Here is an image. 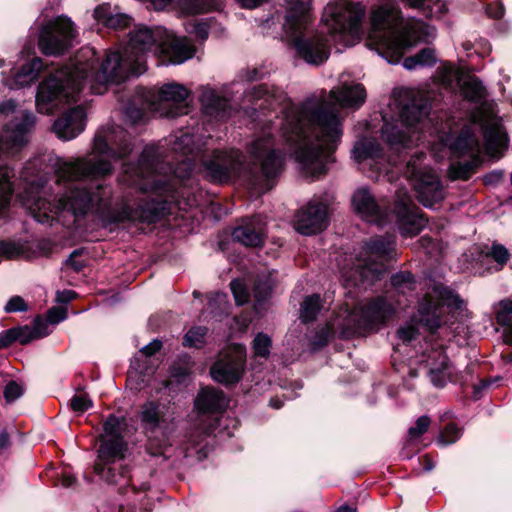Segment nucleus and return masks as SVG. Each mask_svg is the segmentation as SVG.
Masks as SVG:
<instances>
[{
  "label": "nucleus",
  "instance_id": "39448f33",
  "mask_svg": "<svg viewBox=\"0 0 512 512\" xmlns=\"http://www.w3.org/2000/svg\"><path fill=\"white\" fill-rule=\"evenodd\" d=\"M284 34L296 56L310 65H321L330 55L323 32L312 29L310 0H287Z\"/></svg>",
  "mask_w": 512,
  "mask_h": 512
},
{
  "label": "nucleus",
  "instance_id": "3c124183",
  "mask_svg": "<svg viewBox=\"0 0 512 512\" xmlns=\"http://www.w3.org/2000/svg\"><path fill=\"white\" fill-rule=\"evenodd\" d=\"M418 335V330L414 325L407 324L405 326L400 327L397 330V337L403 343H409Z\"/></svg>",
  "mask_w": 512,
  "mask_h": 512
},
{
  "label": "nucleus",
  "instance_id": "680f3d73",
  "mask_svg": "<svg viewBox=\"0 0 512 512\" xmlns=\"http://www.w3.org/2000/svg\"><path fill=\"white\" fill-rule=\"evenodd\" d=\"M125 113H126L127 117L133 123L140 122L144 116L143 111L141 109H136V108H134V109L127 108Z\"/></svg>",
  "mask_w": 512,
  "mask_h": 512
},
{
  "label": "nucleus",
  "instance_id": "e433bc0d",
  "mask_svg": "<svg viewBox=\"0 0 512 512\" xmlns=\"http://www.w3.org/2000/svg\"><path fill=\"white\" fill-rule=\"evenodd\" d=\"M177 6L186 14L209 12L216 7L214 0H178Z\"/></svg>",
  "mask_w": 512,
  "mask_h": 512
},
{
  "label": "nucleus",
  "instance_id": "338daca9",
  "mask_svg": "<svg viewBox=\"0 0 512 512\" xmlns=\"http://www.w3.org/2000/svg\"><path fill=\"white\" fill-rule=\"evenodd\" d=\"M60 481H61V485L63 487L71 488L76 483V478L72 474H70L68 472H64V473H62Z\"/></svg>",
  "mask_w": 512,
  "mask_h": 512
},
{
  "label": "nucleus",
  "instance_id": "ea45409f",
  "mask_svg": "<svg viewBox=\"0 0 512 512\" xmlns=\"http://www.w3.org/2000/svg\"><path fill=\"white\" fill-rule=\"evenodd\" d=\"M207 331V328L203 326H195L190 328L184 336L183 345L195 348L201 347L204 344Z\"/></svg>",
  "mask_w": 512,
  "mask_h": 512
},
{
  "label": "nucleus",
  "instance_id": "c756f323",
  "mask_svg": "<svg viewBox=\"0 0 512 512\" xmlns=\"http://www.w3.org/2000/svg\"><path fill=\"white\" fill-rule=\"evenodd\" d=\"M43 69V62L40 58H33L29 63L15 74L12 83H6L11 89L28 86L39 77L40 71Z\"/></svg>",
  "mask_w": 512,
  "mask_h": 512
},
{
  "label": "nucleus",
  "instance_id": "c85d7f7f",
  "mask_svg": "<svg viewBox=\"0 0 512 512\" xmlns=\"http://www.w3.org/2000/svg\"><path fill=\"white\" fill-rule=\"evenodd\" d=\"M95 20L113 29H121L130 24V17L124 13H120L116 8H112L109 4H101L94 10Z\"/></svg>",
  "mask_w": 512,
  "mask_h": 512
},
{
  "label": "nucleus",
  "instance_id": "a19ab883",
  "mask_svg": "<svg viewBox=\"0 0 512 512\" xmlns=\"http://www.w3.org/2000/svg\"><path fill=\"white\" fill-rule=\"evenodd\" d=\"M271 339L264 333H258L253 341L254 353L258 357L267 358L270 354Z\"/></svg>",
  "mask_w": 512,
  "mask_h": 512
},
{
  "label": "nucleus",
  "instance_id": "8fccbe9b",
  "mask_svg": "<svg viewBox=\"0 0 512 512\" xmlns=\"http://www.w3.org/2000/svg\"><path fill=\"white\" fill-rule=\"evenodd\" d=\"M489 255L499 264L501 267L508 261L509 252L508 250L499 244L492 246Z\"/></svg>",
  "mask_w": 512,
  "mask_h": 512
},
{
  "label": "nucleus",
  "instance_id": "ddd939ff",
  "mask_svg": "<svg viewBox=\"0 0 512 512\" xmlns=\"http://www.w3.org/2000/svg\"><path fill=\"white\" fill-rule=\"evenodd\" d=\"M122 420L109 415L103 424L104 434L98 449V462L94 466L95 473L108 483H119L124 477V470L116 474L113 466L125 456L126 443L122 436Z\"/></svg>",
  "mask_w": 512,
  "mask_h": 512
},
{
  "label": "nucleus",
  "instance_id": "dca6fc26",
  "mask_svg": "<svg viewBox=\"0 0 512 512\" xmlns=\"http://www.w3.org/2000/svg\"><path fill=\"white\" fill-rule=\"evenodd\" d=\"M77 32L72 21L58 17L46 24L39 37V48L45 55H59L73 45Z\"/></svg>",
  "mask_w": 512,
  "mask_h": 512
},
{
  "label": "nucleus",
  "instance_id": "9d476101",
  "mask_svg": "<svg viewBox=\"0 0 512 512\" xmlns=\"http://www.w3.org/2000/svg\"><path fill=\"white\" fill-rule=\"evenodd\" d=\"M34 122L35 117L31 112L21 111L5 125L0 134V215L9 206L13 194L11 178L14 177L13 169L2 163L3 155H14L22 150Z\"/></svg>",
  "mask_w": 512,
  "mask_h": 512
},
{
  "label": "nucleus",
  "instance_id": "052dcab7",
  "mask_svg": "<svg viewBox=\"0 0 512 512\" xmlns=\"http://www.w3.org/2000/svg\"><path fill=\"white\" fill-rule=\"evenodd\" d=\"M420 246L426 251L427 254L432 255L437 247L435 241L427 236H423L419 240Z\"/></svg>",
  "mask_w": 512,
  "mask_h": 512
},
{
  "label": "nucleus",
  "instance_id": "c03bdc74",
  "mask_svg": "<svg viewBox=\"0 0 512 512\" xmlns=\"http://www.w3.org/2000/svg\"><path fill=\"white\" fill-rule=\"evenodd\" d=\"M333 333H334L333 326L326 325L325 327L321 328L316 333L313 340L311 341L312 349L317 350V349H320L321 347L325 346L328 343L329 338L332 336Z\"/></svg>",
  "mask_w": 512,
  "mask_h": 512
},
{
  "label": "nucleus",
  "instance_id": "6e6552de",
  "mask_svg": "<svg viewBox=\"0 0 512 512\" xmlns=\"http://www.w3.org/2000/svg\"><path fill=\"white\" fill-rule=\"evenodd\" d=\"M429 100L420 93L409 92L405 102L400 103L398 119L386 121L382 137L391 150L399 152L422 140L424 120L430 113Z\"/></svg>",
  "mask_w": 512,
  "mask_h": 512
},
{
  "label": "nucleus",
  "instance_id": "9b49d317",
  "mask_svg": "<svg viewBox=\"0 0 512 512\" xmlns=\"http://www.w3.org/2000/svg\"><path fill=\"white\" fill-rule=\"evenodd\" d=\"M365 16L366 6L361 2L339 0L327 4L321 22L335 43L352 46L363 35Z\"/></svg>",
  "mask_w": 512,
  "mask_h": 512
},
{
  "label": "nucleus",
  "instance_id": "7ed1b4c3",
  "mask_svg": "<svg viewBox=\"0 0 512 512\" xmlns=\"http://www.w3.org/2000/svg\"><path fill=\"white\" fill-rule=\"evenodd\" d=\"M370 20L367 46L390 63H398L408 49L435 37L433 27L414 18L404 19L390 4L373 9Z\"/></svg>",
  "mask_w": 512,
  "mask_h": 512
},
{
  "label": "nucleus",
  "instance_id": "2f4dec72",
  "mask_svg": "<svg viewBox=\"0 0 512 512\" xmlns=\"http://www.w3.org/2000/svg\"><path fill=\"white\" fill-rule=\"evenodd\" d=\"M273 282L270 277L259 278L253 288L254 310L257 314H261L266 310L267 300L271 294Z\"/></svg>",
  "mask_w": 512,
  "mask_h": 512
},
{
  "label": "nucleus",
  "instance_id": "bb28decb",
  "mask_svg": "<svg viewBox=\"0 0 512 512\" xmlns=\"http://www.w3.org/2000/svg\"><path fill=\"white\" fill-rule=\"evenodd\" d=\"M204 114L219 120L229 117L228 99L219 91L209 87H201L199 96Z\"/></svg>",
  "mask_w": 512,
  "mask_h": 512
},
{
  "label": "nucleus",
  "instance_id": "cd10ccee",
  "mask_svg": "<svg viewBox=\"0 0 512 512\" xmlns=\"http://www.w3.org/2000/svg\"><path fill=\"white\" fill-rule=\"evenodd\" d=\"M228 400L224 393L216 388L206 387L200 390L195 407L200 414H218L224 411Z\"/></svg>",
  "mask_w": 512,
  "mask_h": 512
},
{
  "label": "nucleus",
  "instance_id": "393cba45",
  "mask_svg": "<svg viewBox=\"0 0 512 512\" xmlns=\"http://www.w3.org/2000/svg\"><path fill=\"white\" fill-rule=\"evenodd\" d=\"M86 113L82 106H76L54 123V130L59 138L63 140H71L78 136L85 128Z\"/></svg>",
  "mask_w": 512,
  "mask_h": 512
},
{
  "label": "nucleus",
  "instance_id": "a878e982",
  "mask_svg": "<svg viewBox=\"0 0 512 512\" xmlns=\"http://www.w3.org/2000/svg\"><path fill=\"white\" fill-rule=\"evenodd\" d=\"M139 420L145 431L155 432L167 425L169 406L156 400H149L141 406Z\"/></svg>",
  "mask_w": 512,
  "mask_h": 512
},
{
  "label": "nucleus",
  "instance_id": "e2e57ef3",
  "mask_svg": "<svg viewBox=\"0 0 512 512\" xmlns=\"http://www.w3.org/2000/svg\"><path fill=\"white\" fill-rule=\"evenodd\" d=\"M16 111V103L12 100H5L0 103V113L1 114H9L14 113Z\"/></svg>",
  "mask_w": 512,
  "mask_h": 512
},
{
  "label": "nucleus",
  "instance_id": "2eb2a0df",
  "mask_svg": "<svg viewBox=\"0 0 512 512\" xmlns=\"http://www.w3.org/2000/svg\"><path fill=\"white\" fill-rule=\"evenodd\" d=\"M426 157L424 152H417L407 162L405 176L414 187L418 201L425 207L432 208L444 199V188L438 176L422 165Z\"/></svg>",
  "mask_w": 512,
  "mask_h": 512
},
{
  "label": "nucleus",
  "instance_id": "bf43d9fd",
  "mask_svg": "<svg viewBox=\"0 0 512 512\" xmlns=\"http://www.w3.org/2000/svg\"><path fill=\"white\" fill-rule=\"evenodd\" d=\"M16 254L17 248L14 244L4 241L0 242V255L12 258Z\"/></svg>",
  "mask_w": 512,
  "mask_h": 512
},
{
  "label": "nucleus",
  "instance_id": "58836bf2",
  "mask_svg": "<svg viewBox=\"0 0 512 512\" xmlns=\"http://www.w3.org/2000/svg\"><path fill=\"white\" fill-rule=\"evenodd\" d=\"M391 283L394 289L399 293L405 295L407 292L413 291L416 288V282L410 272H399L392 276Z\"/></svg>",
  "mask_w": 512,
  "mask_h": 512
},
{
  "label": "nucleus",
  "instance_id": "473e14b6",
  "mask_svg": "<svg viewBox=\"0 0 512 512\" xmlns=\"http://www.w3.org/2000/svg\"><path fill=\"white\" fill-rule=\"evenodd\" d=\"M16 331L18 332L17 341L21 344H27L34 339H39L49 334L47 323L39 318L34 321L32 327H19L16 328Z\"/></svg>",
  "mask_w": 512,
  "mask_h": 512
},
{
  "label": "nucleus",
  "instance_id": "4d7b16f0",
  "mask_svg": "<svg viewBox=\"0 0 512 512\" xmlns=\"http://www.w3.org/2000/svg\"><path fill=\"white\" fill-rule=\"evenodd\" d=\"M503 172L499 170L492 171L486 174L483 178L485 185H496L503 179Z\"/></svg>",
  "mask_w": 512,
  "mask_h": 512
},
{
  "label": "nucleus",
  "instance_id": "4be33fe9",
  "mask_svg": "<svg viewBox=\"0 0 512 512\" xmlns=\"http://www.w3.org/2000/svg\"><path fill=\"white\" fill-rule=\"evenodd\" d=\"M355 211L366 221L384 226L388 222V214L367 188L357 189L352 197Z\"/></svg>",
  "mask_w": 512,
  "mask_h": 512
},
{
  "label": "nucleus",
  "instance_id": "79ce46f5",
  "mask_svg": "<svg viewBox=\"0 0 512 512\" xmlns=\"http://www.w3.org/2000/svg\"><path fill=\"white\" fill-rule=\"evenodd\" d=\"M231 291L237 305H243L249 300V292L243 280L235 279L230 283Z\"/></svg>",
  "mask_w": 512,
  "mask_h": 512
},
{
  "label": "nucleus",
  "instance_id": "37998d69",
  "mask_svg": "<svg viewBox=\"0 0 512 512\" xmlns=\"http://www.w3.org/2000/svg\"><path fill=\"white\" fill-rule=\"evenodd\" d=\"M92 405L93 402L86 393L75 394L70 401L71 409L77 413L87 411Z\"/></svg>",
  "mask_w": 512,
  "mask_h": 512
},
{
  "label": "nucleus",
  "instance_id": "423d86ee",
  "mask_svg": "<svg viewBox=\"0 0 512 512\" xmlns=\"http://www.w3.org/2000/svg\"><path fill=\"white\" fill-rule=\"evenodd\" d=\"M459 87L464 99L477 105V109L462 124L461 130L482 132L486 153L489 156L498 157L506 148L508 138L500 118L485 105V87L475 77L465 79Z\"/></svg>",
  "mask_w": 512,
  "mask_h": 512
},
{
  "label": "nucleus",
  "instance_id": "603ef678",
  "mask_svg": "<svg viewBox=\"0 0 512 512\" xmlns=\"http://www.w3.org/2000/svg\"><path fill=\"white\" fill-rule=\"evenodd\" d=\"M18 332L16 328L8 329L0 335V349L10 346L13 342L17 341Z\"/></svg>",
  "mask_w": 512,
  "mask_h": 512
},
{
  "label": "nucleus",
  "instance_id": "69168bd1",
  "mask_svg": "<svg viewBox=\"0 0 512 512\" xmlns=\"http://www.w3.org/2000/svg\"><path fill=\"white\" fill-rule=\"evenodd\" d=\"M151 3V6L155 10H163L169 5L175 4L177 6L178 0H149Z\"/></svg>",
  "mask_w": 512,
  "mask_h": 512
},
{
  "label": "nucleus",
  "instance_id": "774afa93",
  "mask_svg": "<svg viewBox=\"0 0 512 512\" xmlns=\"http://www.w3.org/2000/svg\"><path fill=\"white\" fill-rule=\"evenodd\" d=\"M258 70L256 68H253L251 70H248L246 73H245V79L247 81H253V80H256L258 79Z\"/></svg>",
  "mask_w": 512,
  "mask_h": 512
},
{
  "label": "nucleus",
  "instance_id": "49530a36",
  "mask_svg": "<svg viewBox=\"0 0 512 512\" xmlns=\"http://www.w3.org/2000/svg\"><path fill=\"white\" fill-rule=\"evenodd\" d=\"M430 425V418L428 416H421L417 419L414 426L409 428L408 435L410 439H417L422 436Z\"/></svg>",
  "mask_w": 512,
  "mask_h": 512
},
{
  "label": "nucleus",
  "instance_id": "a18cd8bd",
  "mask_svg": "<svg viewBox=\"0 0 512 512\" xmlns=\"http://www.w3.org/2000/svg\"><path fill=\"white\" fill-rule=\"evenodd\" d=\"M460 435V429L455 424H449L440 433L439 442L444 445L452 444L459 439Z\"/></svg>",
  "mask_w": 512,
  "mask_h": 512
},
{
  "label": "nucleus",
  "instance_id": "4468645a",
  "mask_svg": "<svg viewBox=\"0 0 512 512\" xmlns=\"http://www.w3.org/2000/svg\"><path fill=\"white\" fill-rule=\"evenodd\" d=\"M395 313V306L383 296L359 303L348 312L340 325L344 337L361 335L379 329Z\"/></svg>",
  "mask_w": 512,
  "mask_h": 512
},
{
  "label": "nucleus",
  "instance_id": "c9c22d12",
  "mask_svg": "<svg viewBox=\"0 0 512 512\" xmlns=\"http://www.w3.org/2000/svg\"><path fill=\"white\" fill-rule=\"evenodd\" d=\"M322 309V300L320 295L313 294L310 296H307L300 308V319L303 322H311L314 321Z\"/></svg>",
  "mask_w": 512,
  "mask_h": 512
},
{
  "label": "nucleus",
  "instance_id": "72a5a7b5",
  "mask_svg": "<svg viewBox=\"0 0 512 512\" xmlns=\"http://www.w3.org/2000/svg\"><path fill=\"white\" fill-rule=\"evenodd\" d=\"M436 62L437 57L435 50L430 47H426L419 51L417 54L405 58L403 61V66L407 70H414L417 68L433 66Z\"/></svg>",
  "mask_w": 512,
  "mask_h": 512
},
{
  "label": "nucleus",
  "instance_id": "20e7f679",
  "mask_svg": "<svg viewBox=\"0 0 512 512\" xmlns=\"http://www.w3.org/2000/svg\"><path fill=\"white\" fill-rule=\"evenodd\" d=\"M131 151L129 135L123 128L114 125L101 128L94 137L91 154L58 162L56 183L103 178L112 173V160L124 158Z\"/></svg>",
  "mask_w": 512,
  "mask_h": 512
},
{
  "label": "nucleus",
  "instance_id": "864d4df0",
  "mask_svg": "<svg viewBox=\"0 0 512 512\" xmlns=\"http://www.w3.org/2000/svg\"><path fill=\"white\" fill-rule=\"evenodd\" d=\"M47 317L50 323L56 324L63 321L66 318V311L65 309L60 307H53L49 309Z\"/></svg>",
  "mask_w": 512,
  "mask_h": 512
},
{
  "label": "nucleus",
  "instance_id": "de8ad7c7",
  "mask_svg": "<svg viewBox=\"0 0 512 512\" xmlns=\"http://www.w3.org/2000/svg\"><path fill=\"white\" fill-rule=\"evenodd\" d=\"M23 394V388L16 381H10L4 388V397L6 402L12 403Z\"/></svg>",
  "mask_w": 512,
  "mask_h": 512
},
{
  "label": "nucleus",
  "instance_id": "13d9d810",
  "mask_svg": "<svg viewBox=\"0 0 512 512\" xmlns=\"http://www.w3.org/2000/svg\"><path fill=\"white\" fill-rule=\"evenodd\" d=\"M161 347H162L161 341L155 339L152 342H150L148 345L144 346L141 349V353H143L145 356H152L156 352H158L161 349Z\"/></svg>",
  "mask_w": 512,
  "mask_h": 512
},
{
  "label": "nucleus",
  "instance_id": "6e6d98bb",
  "mask_svg": "<svg viewBox=\"0 0 512 512\" xmlns=\"http://www.w3.org/2000/svg\"><path fill=\"white\" fill-rule=\"evenodd\" d=\"M227 296L224 293H215L213 296L209 297L208 308L211 312H214V306L217 304L220 306H225L227 303Z\"/></svg>",
  "mask_w": 512,
  "mask_h": 512
},
{
  "label": "nucleus",
  "instance_id": "f03ea898",
  "mask_svg": "<svg viewBox=\"0 0 512 512\" xmlns=\"http://www.w3.org/2000/svg\"><path fill=\"white\" fill-rule=\"evenodd\" d=\"M195 46L187 37H178L161 28L137 26L120 51H109L98 68V58L92 47L82 48L70 66L51 73L40 83L36 95L37 110L51 114L63 102H76L87 85L94 94H102L105 84L120 83L130 75L146 71L149 54L161 64H181L192 58Z\"/></svg>",
  "mask_w": 512,
  "mask_h": 512
},
{
  "label": "nucleus",
  "instance_id": "5fc2aeb1",
  "mask_svg": "<svg viewBox=\"0 0 512 512\" xmlns=\"http://www.w3.org/2000/svg\"><path fill=\"white\" fill-rule=\"evenodd\" d=\"M81 253V250H74L66 261V263L70 265L76 272L81 271L85 266L82 260H78V257L81 255Z\"/></svg>",
  "mask_w": 512,
  "mask_h": 512
},
{
  "label": "nucleus",
  "instance_id": "09e8293b",
  "mask_svg": "<svg viewBox=\"0 0 512 512\" xmlns=\"http://www.w3.org/2000/svg\"><path fill=\"white\" fill-rule=\"evenodd\" d=\"M28 307L24 299L20 296L11 297L5 305L6 313L27 311Z\"/></svg>",
  "mask_w": 512,
  "mask_h": 512
},
{
  "label": "nucleus",
  "instance_id": "f3484780",
  "mask_svg": "<svg viewBox=\"0 0 512 512\" xmlns=\"http://www.w3.org/2000/svg\"><path fill=\"white\" fill-rule=\"evenodd\" d=\"M245 363V347L240 344H233L220 353L218 360L211 367L210 374L219 383L234 384L241 379Z\"/></svg>",
  "mask_w": 512,
  "mask_h": 512
},
{
  "label": "nucleus",
  "instance_id": "1a4fd4ad",
  "mask_svg": "<svg viewBox=\"0 0 512 512\" xmlns=\"http://www.w3.org/2000/svg\"><path fill=\"white\" fill-rule=\"evenodd\" d=\"M455 132L451 120H447L439 128L435 127L432 133L436 134L439 143H433L431 150L438 157H444L446 150L456 156H469L470 160L453 163L449 169L452 179L467 180L480 160L479 132L466 129L461 130L457 136Z\"/></svg>",
  "mask_w": 512,
  "mask_h": 512
},
{
  "label": "nucleus",
  "instance_id": "0e129e2a",
  "mask_svg": "<svg viewBox=\"0 0 512 512\" xmlns=\"http://www.w3.org/2000/svg\"><path fill=\"white\" fill-rule=\"evenodd\" d=\"M76 296V293L72 290H65L57 292V301L61 303H68L73 300Z\"/></svg>",
  "mask_w": 512,
  "mask_h": 512
},
{
  "label": "nucleus",
  "instance_id": "4c0bfd02",
  "mask_svg": "<svg viewBox=\"0 0 512 512\" xmlns=\"http://www.w3.org/2000/svg\"><path fill=\"white\" fill-rule=\"evenodd\" d=\"M437 79L442 86L446 89H454L456 86H460L461 77L458 69L453 65H444L437 71Z\"/></svg>",
  "mask_w": 512,
  "mask_h": 512
},
{
  "label": "nucleus",
  "instance_id": "7c9ffc66",
  "mask_svg": "<svg viewBox=\"0 0 512 512\" xmlns=\"http://www.w3.org/2000/svg\"><path fill=\"white\" fill-rule=\"evenodd\" d=\"M187 33L194 35L197 39L204 41L208 38L209 34L218 35V23L213 18H206L201 20H191L185 24Z\"/></svg>",
  "mask_w": 512,
  "mask_h": 512
},
{
  "label": "nucleus",
  "instance_id": "b1692460",
  "mask_svg": "<svg viewBox=\"0 0 512 512\" xmlns=\"http://www.w3.org/2000/svg\"><path fill=\"white\" fill-rule=\"evenodd\" d=\"M159 100L169 107L167 116L174 118L188 113L186 99L189 95L187 88L179 83H168L159 90Z\"/></svg>",
  "mask_w": 512,
  "mask_h": 512
},
{
  "label": "nucleus",
  "instance_id": "5701e85b",
  "mask_svg": "<svg viewBox=\"0 0 512 512\" xmlns=\"http://www.w3.org/2000/svg\"><path fill=\"white\" fill-rule=\"evenodd\" d=\"M266 221L260 216L246 218L233 232V240L247 247H259L264 243Z\"/></svg>",
  "mask_w": 512,
  "mask_h": 512
},
{
  "label": "nucleus",
  "instance_id": "a211bd4d",
  "mask_svg": "<svg viewBox=\"0 0 512 512\" xmlns=\"http://www.w3.org/2000/svg\"><path fill=\"white\" fill-rule=\"evenodd\" d=\"M393 213L399 232L403 237L416 236L427 224V219L424 218L420 209L404 189H399L396 192Z\"/></svg>",
  "mask_w": 512,
  "mask_h": 512
},
{
  "label": "nucleus",
  "instance_id": "412c9836",
  "mask_svg": "<svg viewBox=\"0 0 512 512\" xmlns=\"http://www.w3.org/2000/svg\"><path fill=\"white\" fill-rule=\"evenodd\" d=\"M353 157L359 164L368 165L373 172L389 173L388 165L396 166V158H386L377 140L373 138H362L356 142L353 148Z\"/></svg>",
  "mask_w": 512,
  "mask_h": 512
},
{
  "label": "nucleus",
  "instance_id": "0eeeda50",
  "mask_svg": "<svg viewBox=\"0 0 512 512\" xmlns=\"http://www.w3.org/2000/svg\"><path fill=\"white\" fill-rule=\"evenodd\" d=\"M397 256L395 235L370 237L362 243L353 266L340 268L345 285L359 286L374 281L385 270L386 264L396 260Z\"/></svg>",
  "mask_w": 512,
  "mask_h": 512
},
{
  "label": "nucleus",
  "instance_id": "f8f14e48",
  "mask_svg": "<svg viewBox=\"0 0 512 512\" xmlns=\"http://www.w3.org/2000/svg\"><path fill=\"white\" fill-rule=\"evenodd\" d=\"M464 301L447 286L437 283L425 293L418 305L419 322L434 333L462 313Z\"/></svg>",
  "mask_w": 512,
  "mask_h": 512
},
{
  "label": "nucleus",
  "instance_id": "f257e3e1",
  "mask_svg": "<svg viewBox=\"0 0 512 512\" xmlns=\"http://www.w3.org/2000/svg\"><path fill=\"white\" fill-rule=\"evenodd\" d=\"M245 98L254 109L280 108L282 117L262 128L247 146L249 155L259 163V169L244 171V155L237 149L202 151L194 147L193 137L184 134L173 145L179 154L175 166L160 163L155 146H146L137 164L125 163L119 182L137 187L140 192H155L164 199L141 198L136 207L123 198L113 201V187L98 182L76 185L51 199L44 182L27 183L20 195L22 204L34 219L52 225L54 221L68 228L77 227L91 217L104 226L125 221L156 223L166 213L167 200L182 195L177 185L198 172L212 183H227L241 178L253 195L269 191L284 169L285 152L276 140L286 144L295 161L307 177L319 178L326 174L327 164L333 161L342 136V125L337 106L358 109L366 100V90L360 83H343L330 90L328 98L322 92L296 106L286 93L266 84L254 86Z\"/></svg>",
  "mask_w": 512,
  "mask_h": 512
},
{
  "label": "nucleus",
  "instance_id": "6ab92c4d",
  "mask_svg": "<svg viewBox=\"0 0 512 512\" xmlns=\"http://www.w3.org/2000/svg\"><path fill=\"white\" fill-rule=\"evenodd\" d=\"M328 225V202L321 197H313L295 214L294 227L303 235H313Z\"/></svg>",
  "mask_w": 512,
  "mask_h": 512
},
{
  "label": "nucleus",
  "instance_id": "aec40b11",
  "mask_svg": "<svg viewBox=\"0 0 512 512\" xmlns=\"http://www.w3.org/2000/svg\"><path fill=\"white\" fill-rule=\"evenodd\" d=\"M423 357L428 368V376L435 387L442 388L448 382L461 384L464 382L463 375L450 364L441 345L425 352Z\"/></svg>",
  "mask_w": 512,
  "mask_h": 512
},
{
  "label": "nucleus",
  "instance_id": "f704fd0d",
  "mask_svg": "<svg viewBox=\"0 0 512 512\" xmlns=\"http://www.w3.org/2000/svg\"><path fill=\"white\" fill-rule=\"evenodd\" d=\"M496 321L499 325L506 327L503 333L504 341L512 345V301L502 300L496 312Z\"/></svg>",
  "mask_w": 512,
  "mask_h": 512
}]
</instances>
